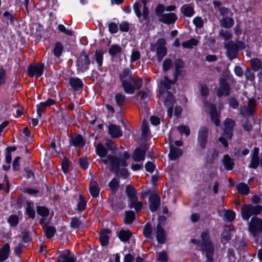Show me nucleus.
<instances>
[{"label": "nucleus", "mask_w": 262, "mask_h": 262, "mask_svg": "<svg viewBox=\"0 0 262 262\" xmlns=\"http://www.w3.org/2000/svg\"><path fill=\"white\" fill-rule=\"evenodd\" d=\"M109 134L113 138H118L122 136V131L119 126L110 124L108 126Z\"/></svg>", "instance_id": "obj_23"}, {"label": "nucleus", "mask_w": 262, "mask_h": 262, "mask_svg": "<svg viewBox=\"0 0 262 262\" xmlns=\"http://www.w3.org/2000/svg\"><path fill=\"white\" fill-rule=\"evenodd\" d=\"M234 124V121L229 118H227L224 121L223 132L222 136L219 138V141L225 147L228 146V140L231 139L232 136Z\"/></svg>", "instance_id": "obj_4"}, {"label": "nucleus", "mask_w": 262, "mask_h": 262, "mask_svg": "<svg viewBox=\"0 0 262 262\" xmlns=\"http://www.w3.org/2000/svg\"><path fill=\"white\" fill-rule=\"evenodd\" d=\"M176 81L175 78H174L173 81H171L169 80L167 77H164L161 80V87L160 88L159 99L162 98L164 99V103L167 108V115L170 118H171L172 115L173 105L174 100L172 94L168 91L165 92L164 90H163V88L168 90L170 88L171 85L173 84Z\"/></svg>", "instance_id": "obj_2"}, {"label": "nucleus", "mask_w": 262, "mask_h": 262, "mask_svg": "<svg viewBox=\"0 0 262 262\" xmlns=\"http://www.w3.org/2000/svg\"><path fill=\"white\" fill-rule=\"evenodd\" d=\"M251 66L253 71L257 72L260 70L261 72H262V64L258 59L254 58L251 59Z\"/></svg>", "instance_id": "obj_38"}, {"label": "nucleus", "mask_w": 262, "mask_h": 262, "mask_svg": "<svg viewBox=\"0 0 262 262\" xmlns=\"http://www.w3.org/2000/svg\"><path fill=\"white\" fill-rule=\"evenodd\" d=\"M120 79L122 82L124 81L128 80L136 83L137 89H140L142 84V80L140 78L136 79L133 77L128 69H123L119 74Z\"/></svg>", "instance_id": "obj_7"}, {"label": "nucleus", "mask_w": 262, "mask_h": 262, "mask_svg": "<svg viewBox=\"0 0 262 262\" xmlns=\"http://www.w3.org/2000/svg\"><path fill=\"white\" fill-rule=\"evenodd\" d=\"M108 158L110 161V164L116 174L124 179L127 178L129 174L127 169L125 168L120 169V166L126 167L128 165L127 162L121 158L114 156L108 155Z\"/></svg>", "instance_id": "obj_3"}, {"label": "nucleus", "mask_w": 262, "mask_h": 262, "mask_svg": "<svg viewBox=\"0 0 262 262\" xmlns=\"http://www.w3.org/2000/svg\"><path fill=\"white\" fill-rule=\"evenodd\" d=\"M231 238V231L229 228H225L222 234V242L227 243Z\"/></svg>", "instance_id": "obj_44"}, {"label": "nucleus", "mask_w": 262, "mask_h": 262, "mask_svg": "<svg viewBox=\"0 0 262 262\" xmlns=\"http://www.w3.org/2000/svg\"><path fill=\"white\" fill-rule=\"evenodd\" d=\"M255 100L254 99H249L247 105L241 107L240 112L243 116H250L255 113Z\"/></svg>", "instance_id": "obj_11"}, {"label": "nucleus", "mask_w": 262, "mask_h": 262, "mask_svg": "<svg viewBox=\"0 0 262 262\" xmlns=\"http://www.w3.org/2000/svg\"><path fill=\"white\" fill-rule=\"evenodd\" d=\"M224 217L228 222H232L235 219V212L232 210H227L225 212Z\"/></svg>", "instance_id": "obj_53"}, {"label": "nucleus", "mask_w": 262, "mask_h": 262, "mask_svg": "<svg viewBox=\"0 0 262 262\" xmlns=\"http://www.w3.org/2000/svg\"><path fill=\"white\" fill-rule=\"evenodd\" d=\"M44 66L41 64H32L28 70V75L30 77L36 76L37 77H40L43 73Z\"/></svg>", "instance_id": "obj_13"}, {"label": "nucleus", "mask_w": 262, "mask_h": 262, "mask_svg": "<svg viewBox=\"0 0 262 262\" xmlns=\"http://www.w3.org/2000/svg\"><path fill=\"white\" fill-rule=\"evenodd\" d=\"M128 206L131 209H135L137 212L141 210L142 208L143 204L141 202L138 201V198L133 200H128Z\"/></svg>", "instance_id": "obj_31"}, {"label": "nucleus", "mask_w": 262, "mask_h": 262, "mask_svg": "<svg viewBox=\"0 0 262 262\" xmlns=\"http://www.w3.org/2000/svg\"><path fill=\"white\" fill-rule=\"evenodd\" d=\"M227 50V54L230 59H234L236 56L237 48L233 41L229 42L225 45Z\"/></svg>", "instance_id": "obj_17"}, {"label": "nucleus", "mask_w": 262, "mask_h": 262, "mask_svg": "<svg viewBox=\"0 0 262 262\" xmlns=\"http://www.w3.org/2000/svg\"><path fill=\"white\" fill-rule=\"evenodd\" d=\"M19 222L18 217L16 215H11L8 219V222L11 226H16Z\"/></svg>", "instance_id": "obj_51"}, {"label": "nucleus", "mask_w": 262, "mask_h": 262, "mask_svg": "<svg viewBox=\"0 0 262 262\" xmlns=\"http://www.w3.org/2000/svg\"><path fill=\"white\" fill-rule=\"evenodd\" d=\"M111 233V230L108 229H104L100 234V242L103 246H106L108 243V236L107 234Z\"/></svg>", "instance_id": "obj_28"}, {"label": "nucleus", "mask_w": 262, "mask_h": 262, "mask_svg": "<svg viewBox=\"0 0 262 262\" xmlns=\"http://www.w3.org/2000/svg\"><path fill=\"white\" fill-rule=\"evenodd\" d=\"M58 29L60 32L64 33L67 35L72 36L73 34V32L72 30L67 29L63 25H59Z\"/></svg>", "instance_id": "obj_55"}, {"label": "nucleus", "mask_w": 262, "mask_h": 262, "mask_svg": "<svg viewBox=\"0 0 262 262\" xmlns=\"http://www.w3.org/2000/svg\"><path fill=\"white\" fill-rule=\"evenodd\" d=\"M143 6L138 2L135 3L133 5L134 10L138 18L142 16L144 20L148 18L149 11L146 7V1L142 0Z\"/></svg>", "instance_id": "obj_8"}, {"label": "nucleus", "mask_w": 262, "mask_h": 262, "mask_svg": "<svg viewBox=\"0 0 262 262\" xmlns=\"http://www.w3.org/2000/svg\"><path fill=\"white\" fill-rule=\"evenodd\" d=\"M125 192L127 196L129 198V200H133L138 199L137 196V191L135 188L132 185H127L126 187Z\"/></svg>", "instance_id": "obj_29"}, {"label": "nucleus", "mask_w": 262, "mask_h": 262, "mask_svg": "<svg viewBox=\"0 0 262 262\" xmlns=\"http://www.w3.org/2000/svg\"><path fill=\"white\" fill-rule=\"evenodd\" d=\"M95 59L98 64L99 68L102 65L103 62V54L101 52L97 51L95 54Z\"/></svg>", "instance_id": "obj_52"}, {"label": "nucleus", "mask_w": 262, "mask_h": 262, "mask_svg": "<svg viewBox=\"0 0 262 262\" xmlns=\"http://www.w3.org/2000/svg\"><path fill=\"white\" fill-rule=\"evenodd\" d=\"M262 211V206L246 204L243 206L241 214L244 220L248 221L252 215H257Z\"/></svg>", "instance_id": "obj_5"}, {"label": "nucleus", "mask_w": 262, "mask_h": 262, "mask_svg": "<svg viewBox=\"0 0 262 262\" xmlns=\"http://www.w3.org/2000/svg\"><path fill=\"white\" fill-rule=\"evenodd\" d=\"M223 164L227 170H231L233 169L234 163L228 155H224L223 159Z\"/></svg>", "instance_id": "obj_27"}, {"label": "nucleus", "mask_w": 262, "mask_h": 262, "mask_svg": "<svg viewBox=\"0 0 262 262\" xmlns=\"http://www.w3.org/2000/svg\"><path fill=\"white\" fill-rule=\"evenodd\" d=\"M132 236L130 231L128 230H121L119 233V237L123 242H127Z\"/></svg>", "instance_id": "obj_37"}, {"label": "nucleus", "mask_w": 262, "mask_h": 262, "mask_svg": "<svg viewBox=\"0 0 262 262\" xmlns=\"http://www.w3.org/2000/svg\"><path fill=\"white\" fill-rule=\"evenodd\" d=\"M150 135L148 126L145 121H143L142 125V134L141 136V141L144 146H149L150 144L146 143L147 139Z\"/></svg>", "instance_id": "obj_18"}, {"label": "nucleus", "mask_w": 262, "mask_h": 262, "mask_svg": "<svg viewBox=\"0 0 262 262\" xmlns=\"http://www.w3.org/2000/svg\"><path fill=\"white\" fill-rule=\"evenodd\" d=\"M177 19V15L173 13L162 14L159 17V20L163 23L170 24L174 23Z\"/></svg>", "instance_id": "obj_19"}, {"label": "nucleus", "mask_w": 262, "mask_h": 262, "mask_svg": "<svg viewBox=\"0 0 262 262\" xmlns=\"http://www.w3.org/2000/svg\"><path fill=\"white\" fill-rule=\"evenodd\" d=\"M70 224L73 228H77L81 225V222L78 218L73 217L72 219Z\"/></svg>", "instance_id": "obj_62"}, {"label": "nucleus", "mask_w": 262, "mask_h": 262, "mask_svg": "<svg viewBox=\"0 0 262 262\" xmlns=\"http://www.w3.org/2000/svg\"><path fill=\"white\" fill-rule=\"evenodd\" d=\"M89 189L93 197L97 198L98 196L100 190L98 185L96 182H91Z\"/></svg>", "instance_id": "obj_32"}, {"label": "nucleus", "mask_w": 262, "mask_h": 262, "mask_svg": "<svg viewBox=\"0 0 262 262\" xmlns=\"http://www.w3.org/2000/svg\"><path fill=\"white\" fill-rule=\"evenodd\" d=\"M209 106L211 120L215 125L219 126L220 125L219 114L216 111V107L212 104H210Z\"/></svg>", "instance_id": "obj_25"}, {"label": "nucleus", "mask_w": 262, "mask_h": 262, "mask_svg": "<svg viewBox=\"0 0 262 262\" xmlns=\"http://www.w3.org/2000/svg\"><path fill=\"white\" fill-rule=\"evenodd\" d=\"M219 35L225 40H228L231 37V34L227 30H221L219 32Z\"/></svg>", "instance_id": "obj_60"}, {"label": "nucleus", "mask_w": 262, "mask_h": 262, "mask_svg": "<svg viewBox=\"0 0 262 262\" xmlns=\"http://www.w3.org/2000/svg\"><path fill=\"white\" fill-rule=\"evenodd\" d=\"M115 100L119 106H121L125 99L124 95L118 93L115 95Z\"/></svg>", "instance_id": "obj_56"}, {"label": "nucleus", "mask_w": 262, "mask_h": 262, "mask_svg": "<svg viewBox=\"0 0 262 262\" xmlns=\"http://www.w3.org/2000/svg\"><path fill=\"white\" fill-rule=\"evenodd\" d=\"M208 131V128L204 126L201 127L199 130L198 141L202 147H204L207 143Z\"/></svg>", "instance_id": "obj_15"}, {"label": "nucleus", "mask_w": 262, "mask_h": 262, "mask_svg": "<svg viewBox=\"0 0 262 262\" xmlns=\"http://www.w3.org/2000/svg\"><path fill=\"white\" fill-rule=\"evenodd\" d=\"M58 262H75V260L73 257H71L69 255L62 254L58 257Z\"/></svg>", "instance_id": "obj_49"}, {"label": "nucleus", "mask_w": 262, "mask_h": 262, "mask_svg": "<svg viewBox=\"0 0 262 262\" xmlns=\"http://www.w3.org/2000/svg\"><path fill=\"white\" fill-rule=\"evenodd\" d=\"M172 64V61L171 59L167 58L165 59L163 63V70L166 71L170 69Z\"/></svg>", "instance_id": "obj_61"}, {"label": "nucleus", "mask_w": 262, "mask_h": 262, "mask_svg": "<svg viewBox=\"0 0 262 262\" xmlns=\"http://www.w3.org/2000/svg\"><path fill=\"white\" fill-rule=\"evenodd\" d=\"M177 129L180 134H184L186 136H188L190 134V129L188 126L181 125L177 127Z\"/></svg>", "instance_id": "obj_57"}, {"label": "nucleus", "mask_w": 262, "mask_h": 262, "mask_svg": "<svg viewBox=\"0 0 262 262\" xmlns=\"http://www.w3.org/2000/svg\"><path fill=\"white\" fill-rule=\"evenodd\" d=\"M121 51L122 48L118 45H113L108 49L109 54L113 56L119 55Z\"/></svg>", "instance_id": "obj_40"}, {"label": "nucleus", "mask_w": 262, "mask_h": 262, "mask_svg": "<svg viewBox=\"0 0 262 262\" xmlns=\"http://www.w3.org/2000/svg\"><path fill=\"white\" fill-rule=\"evenodd\" d=\"M70 84L74 91H78L83 86L82 81L77 78H71L70 79Z\"/></svg>", "instance_id": "obj_30"}, {"label": "nucleus", "mask_w": 262, "mask_h": 262, "mask_svg": "<svg viewBox=\"0 0 262 262\" xmlns=\"http://www.w3.org/2000/svg\"><path fill=\"white\" fill-rule=\"evenodd\" d=\"M72 145L74 146L82 147L85 145V142L81 135H77L72 139Z\"/></svg>", "instance_id": "obj_33"}, {"label": "nucleus", "mask_w": 262, "mask_h": 262, "mask_svg": "<svg viewBox=\"0 0 262 262\" xmlns=\"http://www.w3.org/2000/svg\"><path fill=\"white\" fill-rule=\"evenodd\" d=\"M183 154L180 148H170L169 157L171 160H175Z\"/></svg>", "instance_id": "obj_34"}, {"label": "nucleus", "mask_w": 262, "mask_h": 262, "mask_svg": "<svg viewBox=\"0 0 262 262\" xmlns=\"http://www.w3.org/2000/svg\"><path fill=\"white\" fill-rule=\"evenodd\" d=\"M175 72H174V78L175 81H177V78L179 76H183L186 74V71L184 69V63L181 60L178 59L174 63Z\"/></svg>", "instance_id": "obj_16"}, {"label": "nucleus", "mask_w": 262, "mask_h": 262, "mask_svg": "<svg viewBox=\"0 0 262 262\" xmlns=\"http://www.w3.org/2000/svg\"><path fill=\"white\" fill-rule=\"evenodd\" d=\"M148 200L150 211L156 212L160 205V198L155 193H151Z\"/></svg>", "instance_id": "obj_14"}, {"label": "nucleus", "mask_w": 262, "mask_h": 262, "mask_svg": "<svg viewBox=\"0 0 262 262\" xmlns=\"http://www.w3.org/2000/svg\"><path fill=\"white\" fill-rule=\"evenodd\" d=\"M46 236L47 238H52L56 232V228L52 226H47L44 228Z\"/></svg>", "instance_id": "obj_43"}, {"label": "nucleus", "mask_w": 262, "mask_h": 262, "mask_svg": "<svg viewBox=\"0 0 262 262\" xmlns=\"http://www.w3.org/2000/svg\"><path fill=\"white\" fill-rule=\"evenodd\" d=\"M166 41L164 39L161 38L157 41V55L158 60L160 62L162 58L166 55L167 53V49L165 47Z\"/></svg>", "instance_id": "obj_12"}, {"label": "nucleus", "mask_w": 262, "mask_h": 262, "mask_svg": "<svg viewBox=\"0 0 262 262\" xmlns=\"http://www.w3.org/2000/svg\"><path fill=\"white\" fill-rule=\"evenodd\" d=\"M90 64L88 54L84 51L82 52L77 61V69L81 72H84L88 69Z\"/></svg>", "instance_id": "obj_9"}, {"label": "nucleus", "mask_w": 262, "mask_h": 262, "mask_svg": "<svg viewBox=\"0 0 262 262\" xmlns=\"http://www.w3.org/2000/svg\"><path fill=\"white\" fill-rule=\"evenodd\" d=\"M152 232V226L150 223H147L144 226L143 233L146 238H151Z\"/></svg>", "instance_id": "obj_45"}, {"label": "nucleus", "mask_w": 262, "mask_h": 262, "mask_svg": "<svg viewBox=\"0 0 262 262\" xmlns=\"http://www.w3.org/2000/svg\"><path fill=\"white\" fill-rule=\"evenodd\" d=\"M236 189L238 192L242 195H247L249 193V186L244 183H241L236 186Z\"/></svg>", "instance_id": "obj_35"}, {"label": "nucleus", "mask_w": 262, "mask_h": 262, "mask_svg": "<svg viewBox=\"0 0 262 262\" xmlns=\"http://www.w3.org/2000/svg\"><path fill=\"white\" fill-rule=\"evenodd\" d=\"M79 199L80 201L77 205V209L79 211H81L84 210L86 203L82 194H79Z\"/></svg>", "instance_id": "obj_48"}, {"label": "nucleus", "mask_w": 262, "mask_h": 262, "mask_svg": "<svg viewBox=\"0 0 262 262\" xmlns=\"http://www.w3.org/2000/svg\"><path fill=\"white\" fill-rule=\"evenodd\" d=\"M10 252L9 244L6 243L0 249V262L6 260L9 256Z\"/></svg>", "instance_id": "obj_26"}, {"label": "nucleus", "mask_w": 262, "mask_h": 262, "mask_svg": "<svg viewBox=\"0 0 262 262\" xmlns=\"http://www.w3.org/2000/svg\"><path fill=\"white\" fill-rule=\"evenodd\" d=\"M26 212L28 216L31 218L34 219L35 217V211L31 203H28L27 207L26 208Z\"/></svg>", "instance_id": "obj_54"}, {"label": "nucleus", "mask_w": 262, "mask_h": 262, "mask_svg": "<svg viewBox=\"0 0 262 262\" xmlns=\"http://www.w3.org/2000/svg\"><path fill=\"white\" fill-rule=\"evenodd\" d=\"M140 58V53L139 51L133 50L130 56V62H133L137 61Z\"/></svg>", "instance_id": "obj_58"}, {"label": "nucleus", "mask_w": 262, "mask_h": 262, "mask_svg": "<svg viewBox=\"0 0 262 262\" xmlns=\"http://www.w3.org/2000/svg\"><path fill=\"white\" fill-rule=\"evenodd\" d=\"M181 12L186 16L187 17H190L191 16L193 13L194 10L193 8L188 5H184L181 8Z\"/></svg>", "instance_id": "obj_41"}, {"label": "nucleus", "mask_w": 262, "mask_h": 262, "mask_svg": "<svg viewBox=\"0 0 262 262\" xmlns=\"http://www.w3.org/2000/svg\"><path fill=\"white\" fill-rule=\"evenodd\" d=\"M121 85L125 92L129 94H133L136 90L139 89L136 88L135 83L128 80L123 81L121 82Z\"/></svg>", "instance_id": "obj_24"}, {"label": "nucleus", "mask_w": 262, "mask_h": 262, "mask_svg": "<svg viewBox=\"0 0 262 262\" xmlns=\"http://www.w3.org/2000/svg\"><path fill=\"white\" fill-rule=\"evenodd\" d=\"M37 107V114L39 117H41V113L43 112L47 106L43 102H41L36 105Z\"/></svg>", "instance_id": "obj_59"}, {"label": "nucleus", "mask_w": 262, "mask_h": 262, "mask_svg": "<svg viewBox=\"0 0 262 262\" xmlns=\"http://www.w3.org/2000/svg\"><path fill=\"white\" fill-rule=\"evenodd\" d=\"M135 219V214L133 211H127L125 212L124 223L126 224H130Z\"/></svg>", "instance_id": "obj_42"}, {"label": "nucleus", "mask_w": 262, "mask_h": 262, "mask_svg": "<svg viewBox=\"0 0 262 262\" xmlns=\"http://www.w3.org/2000/svg\"><path fill=\"white\" fill-rule=\"evenodd\" d=\"M63 49V46L61 42H56L54 47L53 52L54 56L57 58H59L62 52Z\"/></svg>", "instance_id": "obj_39"}, {"label": "nucleus", "mask_w": 262, "mask_h": 262, "mask_svg": "<svg viewBox=\"0 0 262 262\" xmlns=\"http://www.w3.org/2000/svg\"><path fill=\"white\" fill-rule=\"evenodd\" d=\"M146 152L145 148H136L132 156L134 161L136 162L143 161L145 159Z\"/></svg>", "instance_id": "obj_22"}, {"label": "nucleus", "mask_w": 262, "mask_h": 262, "mask_svg": "<svg viewBox=\"0 0 262 262\" xmlns=\"http://www.w3.org/2000/svg\"><path fill=\"white\" fill-rule=\"evenodd\" d=\"M249 230L254 238L262 232V219L253 217L249 223Z\"/></svg>", "instance_id": "obj_6"}, {"label": "nucleus", "mask_w": 262, "mask_h": 262, "mask_svg": "<svg viewBox=\"0 0 262 262\" xmlns=\"http://www.w3.org/2000/svg\"><path fill=\"white\" fill-rule=\"evenodd\" d=\"M198 42V41L196 39L192 38L183 42L182 45L184 48L191 49L193 46H197Z\"/></svg>", "instance_id": "obj_46"}, {"label": "nucleus", "mask_w": 262, "mask_h": 262, "mask_svg": "<svg viewBox=\"0 0 262 262\" xmlns=\"http://www.w3.org/2000/svg\"><path fill=\"white\" fill-rule=\"evenodd\" d=\"M201 241L191 239L190 242L200 247V251L205 257V262H215V247L211 239L209 231L205 230L202 232Z\"/></svg>", "instance_id": "obj_1"}, {"label": "nucleus", "mask_w": 262, "mask_h": 262, "mask_svg": "<svg viewBox=\"0 0 262 262\" xmlns=\"http://www.w3.org/2000/svg\"><path fill=\"white\" fill-rule=\"evenodd\" d=\"M36 211L38 214L43 217H46L49 214V209L44 206H38L36 208Z\"/></svg>", "instance_id": "obj_47"}, {"label": "nucleus", "mask_w": 262, "mask_h": 262, "mask_svg": "<svg viewBox=\"0 0 262 262\" xmlns=\"http://www.w3.org/2000/svg\"><path fill=\"white\" fill-rule=\"evenodd\" d=\"M201 94L203 97H206L209 94V89L205 84H201Z\"/></svg>", "instance_id": "obj_63"}, {"label": "nucleus", "mask_w": 262, "mask_h": 262, "mask_svg": "<svg viewBox=\"0 0 262 262\" xmlns=\"http://www.w3.org/2000/svg\"><path fill=\"white\" fill-rule=\"evenodd\" d=\"M258 154L259 149L254 148L252 154L251 160L248 166L249 168L256 169L259 166L260 160Z\"/></svg>", "instance_id": "obj_20"}, {"label": "nucleus", "mask_w": 262, "mask_h": 262, "mask_svg": "<svg viewBox=\"0 0 262 262\" xmlns=\"http://www.w3.org/2000/svg\"><path fill=\"white\" fill-rule=\"evenodd\" d=\"M230 86L228 82L224 78H221L219 80V88L217 89L216 94L218 97L228 96L230 94Z\"/></svg>", "instance_id": "obj_10"}, {"label": "nucleus", "mask_w": 262, "mask_h": 262, "mask_svg": "<svg viewBox=\"0 0 262 262\" xmlns=\"http://www.w3.org/2000/svg\"><path fill=\"white\" fill-rule=\"evenodd\" d=\"M156 233L158 242L160 244H164L166 241L165 232L160 223L157 225Z\"/></svg>", "instance_id": "obj_21"}, {"label": "nucleus", "mask_w": 262, "mask_h": 262, "mask_svg": "<svg viewBox=\"0 0 262 262\" xmlns=\"http://www.w3.org/2000/svg\"><path fill=\"white\" fill-rule=\"evenodd\" d=\"M61 166H62L63 171L64 173H67L68 172V169H69V160L68 158L64 157V159L62 160V162L61 163Z\"/></svg>", "instance_id": "obj_64"}, {"label": "nucleus", "mask_w": 262, "mask_h": 262, "mask_svg": "<svg viewBox=\"0 0 262 262\" xmlns=\"http://www.w3.org/2000/svg\"><path fill=\"white\" fill-rule=\"evenodd\" d=\"M108 185L112 192H116L118 190L119 182L116 178H113Z\"/></svg>", "instance_id": "obj_50"}, {"label": "nucleus", "mask_w": 262, "mask_h": 262, "mask_svg": "<svg viewBox=\"0 0 262 262\" xmlns=\"http://www.w3.org/2000/svg\"><path fill=\"white\" fill-rule=\"evenodd\" d=\"M234 20L231 17H224L220 20L221 26L225 28H231L234 25Z\"/></svg>", "instance_id": "obj_36"}]
</instances>
